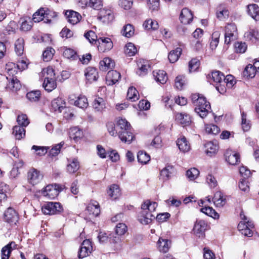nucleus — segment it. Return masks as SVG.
Listing matches in <instances>:
<instances>
[{
  "label": "nucleus",
  "mask_w": 259,
  "mask_h": 259,
  "mask_svg": "<svg viewBox=\"0 0 259 259\" xmlns=\"http://www.w3.org/2000/svg\"><path fill=\"white\" fill-rule=\"evenodd\" d=\"M191 100L195 106V112L202 118L206 117L211 110L209 102L206 101L205 97L200 96L199 94L192 95Z\"/></svg>",
  "instance_id": "obj_1"
},
{
  "label": "nucleus",
  "mask_w": 259,
  "mask_h": 259,
  "mask_svg": "<svg viewBox=\"0 0 259 259\" xmlns=\"http://www.w3.org/2000/svg\"><path fill=\"white\" fill-rule=\"evenodd\" d=\"M117 128H118V136L123 142L130 144L134 138L131 132V125L125 119H119L117 121Z\"/></svg>",
  "instance_id": "obj_2"
},
{
  "label": "nucleus",
  "mask_w": 259,
  "mask_h": 259,
  "mask_svg": "<svg viewBox=\"0 0 259 259\" xmlns=\"http://www.w3.org/2000/svg\"><path fill=\"white\" fill-rule=\"evenodd\" d=\"M6 69L10 76H12V78L10 79L11 81L7 85L6 89L13 92L19 90L21 87L20 81L16 77L14 76V74H16L18 71V69L16 67V63L9 62L6 64Z\"/></svg>",
  "instance_id": "obj_3"
},
{
  "label": "nucleus",
  "mask_w": 259,
  "mask_h": 259,
  "mask_svg": "<svg viewBox=\"0 0 259 259\" xmlns=\"http://www.w3.org/2000/svg\"><path fill=\"white\" fill-rule=\"evenodd\" d=\"M45 78L42 83V87L48 92H51L57 87L55 73L54 70L51 67H48L46 70H44Z\"/></svg>",
  "instance_id": "obj_4"
},
{
  "label": "nucleus",
  "mask_w": 259,
  "mask_h": 259,
  "mask_svg": "<svg viewBox=\"0 0 259 259\" xmlns=\"http://www.w3.org/2000/svg\"><path fill=\"white\" fill-rule=\"evenodd\" d=\"M57 15L56 12L51 11L48 8H42L39 9L33 15L32 20L34 22H39L45 19V22L50 23L51 18L56 17Z\"/></svg>",
  "instance_id": "obj_5"
},
{
  "label": "nucleus",
  "mask_w": 259,
  "mask_h": 259,
  "mask_svg": "<svg viewBox=\"0 0 259 259\" xmlns=\"http://www.w3.org/2000/svg\"><path fill=\"white\" fill-rule=\"evenodd\" d=\"M42 212L46 214H56L63 210L62 206L59 202H49L42 206Z\"/></svg>",
  "instance_id": "obj_6"
},
{
  "label": "nucleus",
  "mask_w": 259,
  "mask_h": 259,
  "mask_svg": "<svg viewBox=\"0 0 259 259\" xmlns=\"http://www.w3.org/2000/svg\"><path fill=\"white\" fill-rule=\"evenodd\" d=\"M62 190V188L60 185L56 184L49 185L42 190V194L44 196H47L52 199L57 196Z\"/></svg>",
  "instance_id": "obj_7"
},
{
  "label": "nucleus",
  "mask_w": 259,
  "mask_h": 259,
  "mask_svg": "<svg viewBox=\"0 0 259 259\" xmlns=\"http://www.w3.org/2000/svg\"><path fill=\"white\" fill-rule=\"evenodd\" d=\"M3 220L11 225H16L19 220L18 213L13 208L10 207L5 211Z\"/></svg>",
  "instance_id": "obj_8"
},
{
  "label": "nucleus",
  "mask_w": 259,
  "mask_h": 259,
  "mask_svg": "<svg viewBox=\"0 0 259 259\" xmlns=\"http://www.w3.org/2000/svg\"><path fill=\"white\" fill-rule=\"evenodd\" d=\"M27 177L28 183L34 186L38 184L42 180L43 175L39 170L31 167L27 172Z\"/></svg>",
  "instance_id": "obj_9"
},
{
  "label": "nucleus",
  "mask_w": 259,
  "mask_h": 259,
  "mask_svg": "<svg viewBox=\"0 0 259 259\" xmlns=\"http://www.w3.org/2000/svg\"><path fill=\"white\" fill-rule=\"evenodd\" d=\"M237 28L235 24H229L225 27V43L229 45L236 39Z\"/></svg>",
  "instance_id": "obj_10"
},
{
  "label": "nucleus",
  "mask_w": 259,
  "mask_h": 259,
  "mask_svg": "<svg viewBox=\"0 0 259 259\" xmlns=\"http://www.w3.org/2000/svg\"><path fill=\"white\" fill-rule=\"evenodd\" d=\"M91 244V242L88 239L84 240L82 242L78 252L79 258L82 259L89 255L93 249Z\"/></svg>",
  "instance_id": "obj_11"
},
{
  "label": "nucleus",
  "mask_w": 259,
  "mask_h": 259,
  "mask_svg": "<svg viewBox=\"0 0 259 259\" xmlns=\"http://www.w3.org/2000/svg\"><path fill=\"white\" fill-rule=\"evenodd\" d=\"M98 42V49L101 52H105L109 51L113 47V42L108 37H99Z\"/></svg>",
  "instance_id": "obj_12"
},
{
  "label": "nucleus",
  "mask_w": 259,
  "mask_h": 259,
  "mask_svg": "<svg viewBox=\"0 0 259 259\" xmlns=\"http://www.w3.org/2000/svg\"><path fill=\"white\" fill-rule=\"evenodd\" d=\"M98 19L103 23H109L114 19V14L112 11L109 9H100L98 14Z\"/></svg>",
  "instance_id": "obj_13"
},
{
  "label": "nucleus",
  "mask_w": 259,
  "mask_h": 259,
  "mask_svg": "<svg viewBox=\"0 0 259 259\" xmlns=\"http://www.w3.org/2000/svg\"><path fill=\"white\" fill-rule=\"evenodd\" d=\"M207 224L203 220L197 221L193 228L194 234L198 237L203 238L205 236V231Z\"/></svg>",
  "instance_id": "obj_14"
},
{
  "label": "nucleus",
  "mask_w": 259,
  "mask_h": 259,
  "mask_svg": "<svg viewBox=\"0 0 259 259\" xmlns=\"http://www.w3.org/2000/svg\"><path fill=\"white\" fill-rule=\"evenodd\" d=\"M193 19V15L191 10L187 8H183L181 12L180 20L184 24H190Z\"/></svg>",
  "instance_id": "obj_15"
},
{
  "label": "nucleus",
  "mask_w": 259,
  "mask_h": 259,
  "mask_svg": "<svg viewBox=\"0 0 259 259\" xmlns=\"http://www.w3.org/2000/svg\"><path fill=\"white\" fill-rule=\"evenodd\" d=\"M120 74L116 70L108 71L106 77V83L108 85H112L116 83L120 78Z\"/></svg>",
  "instance_id": "obj_16"
},
{
  "label": "nucleus",
  "mask_w": 259,
  "mask_h": 259,
  "mask_svg": "<svg viewBox=\"0 0 259 259\" xmlns=\"http://www.w3.org/2000/svg\"><path fill=\"white\" fill-rule=\"evenodd\" d=\"M225 156L226 160L231 165H235L240 162V156L237 153L227 150Z\"/></svg>",
  "instance_id": "obj_17"
},
{
  "label": "nucleus",
  "mask_w": 259,
  "mask_h": 259,
  "mask_svg": "<svg viewBox=\"0 0 259 259\" xmlns=\"http://www.w3.org/2000/svg\"><path fill=\"white\" fill-rule=\"evenodd\" d=\"M69 136L75 142H77L83 137V132L77 126L72 127L69 130Z\"/></svg>",
  "instance_id": "obj_18"
},
{
  "label": "nucleus",
  "mask_w": 259,
  "mask_h": 259,
  "mask_svg": "<svg viewBox=\"0 0 259 259\" xmlns=\"http://www.w3.org/2000/svg\"><path fill=\"white\" fill-rule=\"evenodd\" d=\"M65 15L67 18L68 22L72 25L78 22L81 18V16L78 13L72 10H67L65 12Z\"/></svg>",
  "instance_id": "obj_19"
},
{
  "label": "nucleus",
  "mask_w": 259,
  "mask_h": 259,
  "mask_svg": "<svg viewBox=\"0 0 259 259\" xmlns=\"http://www.w3.org/2000/svg\"><path fill=\"white\" fill-rule=\"evenodd\" d=\"M244 36L246 41H250L253 44H256L259 40L258 32L254 29H250L244 33Z\"/></svg>",
  "instance_id": "obj_20"
},
{
  "label": "nucleus",
  "mask_w": 259,
  "mask_h": 259,
  "mask_svg": "<svg viewBox=\"0 0 259 259\" xmlns=\"http://www.w3.org/2000/svg\"><path fill=\"white\" fill-rule=\"evenodd\" d=\"M155 218V215L149 211H141L140 215L139 216V221L142 224L147 225L151 222L152 220Z\"/></svg>",
  "instance_id": "obj_21"
},
{
  "label": "nucleus",
  "mask_w": 259,
  "mask_h": 259,
  "mask_svg": "<svg viewBox=\"0 0 259 259\" xmlns=\"http://www.w3.org/2000/svg\"><path fill=\"white\" fill-rule=\"evenodd\" d=\"M52 109L60 113L65 107V102L61 98L54 99L51 103Z\"/></svg>",
  "instance_id": "obj_22"
},
{
  "label": "nucleus",
  "mask_w": 259,
  "mask_h": 259,
  "mask_svg": "<svg viewBox=\"0 0 259 259\" xmlns=\"http://www.w3.org/2000/svg\"><path fill=\"white\" fill-rule=\"evenodd\" d=\"M212 201L214 204L219 207H223L226 203V198L221 191H217L214 193Z\"/></svg>",
  "instance_id": "obj_23"
},
{
  "label": "nucleus",
  "mask_w": 259,
  "mask_h": 259,
  "mask_svg": "<svg viewBox=\"0 0 259 259\" xmlns=\"http://www.w3.org/2000/svg\"><path fill=\"white\" fill-rule=\"evenodd\" d=\"M85 76L89 82L90 83L97 80L98 74L97 69L92 67H89L86 69Z\"/></svg>",
  "instance_id": "obj_24"
},
{
  "label": "nucleus",
  "mask_w": 259,
  "mask_h": 259,
  "mask_svg": "<svg viewBox=\"0 0 259 259\" xmlns=\"http://www.w3.org/2000/svg\"><path fill=\"white\" fill-rule=\"evenodd\" d=\"M153 74L156 82L161 84L166 83L168 79L166 72L162 70H154L153 72Z\"/></svg>",
  "instance_id": "obj_25"
},
{
  "label": "nucleus",
  "mask_w": 259,
  "mask_h": 259,
  "mask_svg": "<svg viewBox=\"0 0 259 259\" xmlns=\"http://www.w3.org/2000/svg\"><path fill=\"white\" fill-rule=\"evenodd\" d=\"M257 65V62H255L253 65H247L243 72V75L246 77H253L257 70L256 69Z\"/></svg>",
  "instance_id": "obj_26"
},
{
  "label": "nucleus",
  "mask_w": 259,
  "mask_h": 259,
  "mask_svg": "<svg viewBox=\"0 0 259 259\" xmlns=\"http://www.w3.org/2000/svg\"><path fill=\"white\" fill-rule=\"evenodd\" d=\"M114 66V62L110 58H105L100 62V69L103 71H106L108 69H112Z\"/></svg>",
  "instance_id": "obj_27"
},
{
  "label": "nucleus",
  "mask_w": 259,
  "mask_h": 259,
  "mask_svg": "<svg viewBox=\"0 0 259 259\" xmlns=\"http://www.w3.org/2000/svg\"><path fill=\"white\" fill-rule=\"evenodd\" d=\"M68 163L67 165V170L70 174H73L77 171L79 168V162L77 158H74L68 159Z\"/></svg>",
  "instance_id": "obj_28"
},
{
  "label": "nucleus",
  "mask_w": 259,
  "mask_h": 259,
  "mask_svg": "<svg viewBox=\"0 0 259 259\" xmlns=\"http://www.w3.org/2000/svg\"><path fill=\"white\" fill-rule=\"evenodd\" d=\"M177 145L180 151L186 152L190 150V145L185 137L178 139L177 141Z\"/></svg>",
  "instance_id": "obj_29"
},
{
  "label": "nucleus",
  "mask_w": 259,
  "mask_h": 259,
  "mask_svg": "<svg viewBox=\"0 0 259 259\" xmlns=\"http://www.w3.org/2000/svg\"><path fill=\"white\" fill-rule=\"evenodd\" d=\"M109 196L113 199H117L121 195L120 188L116 184H112L110 185L107 191Z\"/></svg>",
  "instance_id": "obj_30"
},
{
  "label": "nucleus",
  "mask_w": 259,
  "mask_h": 259,
  "mask_svg": "<svg viewBox=\"0 0 259 259\" xmlns=\"http://www.w3.org/2000/svg\"><path fill=\"white\" fill-rule=\"evenodd\" d=\"M176 119L184 126L188 125L191 122V117L187 113H178L176 115Z\"/></svg>",
  "instance_id": "obj_31"
},
{
  "label": "nucleus",
  "mask_w": 259,
  "mask_h": 259,
  "mask_svg": "<svg viewBox=\"0 0 259 259\" xmlns=\"http://www.w3.org/2000/svg\"><path fill=\"white\" fill-rule=\"evenodd\" d=\"M170 244L171 242L170 240L161 238H159L157 242L159 250L163 253H165L168 251Z\"/></svg>",
  "instance_id": "obj_32"
},
{
  "label": "nucleus",
  "mask_w": 259,
  "mask_h": 259,
  "mask_svg": "<svg viewBox=\"0 0 259 259\" xmlns=\"http://www.w3.org/2000/svg\"><path fill=\"white\" fill-rule=\"evenodd\" d=\"M138 69L136 73L139 76H145L148 73V70L150 66L148 63L144 60L140 61L138 63Z\"/></svg>",
  "instance_id": "obj_33"
},
{
  "label": "nucleus",
  "mask_w": 259,
  "mask_h": 259,
  "mask_svg": "<svg viewBox=\"0 0 259 259\" xmlns=\"http://www.w3.org/2000/svg\"><path fill=\"white\" fill-rule=\"evenodd\" d=\"M204 147L207 155L209 156L215 154L218 150V145L212 142H207L205 144Z\"/></svg>",
  "instance_id": "obj_34"
},
{
  "label": "nucleus",
  "mask_w": 259,
  "mask_h": 259,
  "mask_svg": "<svg viewBox=\"0 0 259 259\" xmlns=\"http://www.w3.org/2000/svg\"><path fill=\"white\" fill-rule=\"evenodd\" d=\"M174 167L172 165H167L160 171V179L163 181H166L169 179L170 175L172 173Z\"/></svg>",
  "instance_id": "obj_35"
},
{
  "label": "nucleus",
  "mask_w": 259,
  "mask_h": 259,
  "mask_svg": "<svg viewBox=\"0 0 259 259\" xmlns=\"http://www.w3.org/2000/svg\"><path fill=\"white\" fill-rule=\"evenodd\" d=\"M248 14L255 21L259 20V7L256 4L249 5L247 7Z\"/></svg>",
  "instance_id": "obj_36"
},
{
  "label": "nucleus",
  "mask_w": 259,
  "mask_h": 259,
  "mask_svg": "<svg viewBox=\"0 0 259 259\" xmlns=\"http://www.w3.org/2000/svg\"><path fill=\"white\" fill-rule=\"evenodd\" d=\"M87 210L90 212V214H92L94 215L98 216L100 212V205L99 203L95 201L94 202H91L87 207Z\"/></svg>",
  "instance_id": "obj_37"
},
{
  "label": "nucleus",
  "mask_w": 259,
  "mask_h": 259,
  "mask_svg": "<svg viewBox=\"0 0 259 259\" xmlns=\"http://www.w3.org/2000/svg\"><path fill=\"white\" fill-rule=\"evenodd\" d=\"M73 103L75 106L83 109L87 108L89 105L87 98L82 95L78 96Z\"/></svg>",
  "instance_id": "obj_38"
},
{
  "label": "nucleus",
  "mask_w": 259,
  "mask_h": 259,
  "mask_svg": "<svg viewBox=\"0 0 259 259\" xmlns=\"http://www.w3.org/2000/svg\"><path fill=\"white\" fill-rule=\"evenodd\" d=\"M12 245H16L14 242H11L3 247L2 249V259H9L12 250Z\"/></svg>",
  "instance_id": "obj_39"
},
{
  "label": "nucleus",
  "mask_w": 259,
  "mask_h": 259,
  "mask_svg": "<svg viewBox=\"0 0 259 259\" xmlns=\"http://www.w3.org/2000/svg\"><path fill=\"white\" fill-rule=\"evenodd\" d=\"M182 51V50L180 48H177L175 50L170 51L168 56L169 62L171 63L176 62L181 55Z\"/></svg>",
  "instance_id": "obj_40"
},
{
  "label": "nucleus",
  "mask_w": 259,
  "mask_h": 259,
  "mask_svg": "<svg viewBox=\"0 0 259 259\" xmlns=\"http://www.w3.org/2000/svg\"><path fill=\"white\" fill-rule=\"evenodd\" d=\"M93 107L98 112H102L106 107L105 102L102 98H96L93 102Z\"/></svg>",
  "instance_id": "obj_41"
},
{
  "label": "nucleus",
  "mask_w": 259,
  "mask_h": 259,
  "mask_svg": "<svg viewBox=\"0 0 259 259\" xmlns=\"http://www.w3.org/2000/svg\"><path fill=\"white\" fill-rule=\"evenodd\" d=\"M24 40L22 38H18L15 44V51L18 56H22L24 52Z\"/></svg>",
  "instance_id": "obj_42"
},
{
  "label": "nucleus",
  "mask_w": 259,
  "mask_h": 259,
  "mask_svg": "<svg viewBox=\"0 0 259 259\" xmlns=\"http://www.w3.org/2000/svg\"><path fill=\"white\" fill-rule=\"evenodd\" d=\"M139 95L136 89L133 87L128 88L127 92V100L135 102L139 99Z\"/></svg>",
  "instance_id": "obj_43"
},
{
  "label": "nucleus",
  "mask_w": 259,
  "mask_h": 259,
  "mask_svg": "<svg viewBox=\"0 0 259 259\" xmlns=\"http://www.w3.org/2000/svg\"><path fill=\"white\" fill-rule=\"evenodd\" d=\"M13 130V134L17 140H21L25 136V130L24 127L15 125Z\"/></svg>",
  "instance_id": "obj_44"
},
{
  "label": "nucleus",
  "mask_w": 259,
  "mask_h": 259,
  "mask_svg": "<svg viewBox=\"0 0 259 259\" xmlns=\"http://www.w3.org/2000/svg\"><path fill=\"white\" fill-rule=\"evenodd\" d=\"M201 212L205 213L208 216H209L214 219H218L219 218V214L215 211L211 207L205 206L201 208Z\"/></svg>",
  "instance_id": "obj_45"
},
{
  "label": "nucleus",
  "mask_w": 259,
  "mask_h": 259,
  "mask_svg": "<svg viewBox=\"0 0 259 259\" xmlns=\"http://www.w3.org/2000/svg\"><path fill=\"white\" fill-rule=\"evenodd\" d=\"M16 64L18 71H22L27 68L28 63L27 59L21 56L17 59Z\"/></svg>",
  "instance_id": "obj_46"
},
{
  "label": "nucleus",
  "mask_w": 259,
  "mask_h": 259,
  "mask_svg": "<svg viewBox=\"0 0 259 259\" xmlns=\"http://www.w3.org/2000/svg\"><path fill=\"white\" fill-rule=\"evenodd\" d=\"M224 74L219 71H214L211 73V76L210 77V82L215 83H222Z\"/></svg>",
  "instance_id": "obj_47"
},
{
  "label": "nucleus",
  "mask_w": 259,
  "mask_h": 259,
  "mask_svg": "<svg viewBox=\"0 0 259 259\" xmlns=\"http://www.w3.org/2000/svg\"><path fill=\"white\" fill-rule=\"evenodd\" d=\"M40 95V91H33L28 92L26 94V97L30 102H37L39 100Z\"/></svg>",
  "instance_id": "obj_48"
},
{
  "label": "nucleus",
  "mask_w": 259,
  "mask_h": 259,
  "mask_svg": "<svg viewBox=\"0 0 259 259\" xmlns=\"http://www.w3.org/2000/svg\"><path fill=\"white\" fill-rule=\"evenodd\" d=\"M137 159L139 162L146 164L150 161V157L146 152L140 151L138 153Z\"/></svg>",
  "instance_id": "obj_49"
},
{
  "label": "nucleus",
  "mask_w": 259,
  "mask_h": 259,
  "mask_svg": "<svg viewBox=\"0 0 259 259\" xmlns=\"http://www.w3.org/2000/svg\"><path fill=\"white\" fill-rule=\"evenodd\" d=\"M143 27L147 30H156L158 27V24L156 21L152 19H148L143 23Z\"/></svg>",
  "instance_id": "obj_50"
},
{
  "label": "nucleus",
  "mask_w": 259,
  "mask_h": 259,
  "mask_svg": "<svg viewBox=\"0 0 259 259\" xmlns=\"http://www.w3.org/2000/svg\"><path fill=\"white\" fill-rule=\"evenodd\" d=\"M241 126L244 132L248 131L251 127L250 122L247 120L246 114L243 111L241 112Z\"/></svg>",
  "instance_id": "obj_51"
},
{
  "label": "nucleus",
  "mask_w": 259,
  "mask_h": 259,
  "mask_svg": "<svg viewBox=\"0 0 259 259\" xmlns=\"http://www.w3.org/2000/svg\"><path fill=\"white\" fill-rule=\"evenodd\" d=\"M124 52L128 56H133L137 53V49L134 44L128 42L125 45Z\"/></svg>",
  "instance_id": "obj_52"
},
{
  "label": "nucleus",
  "mask_w": 259,
  "mask_h": 259,
  "mask_svg": "<svg viewBox=\"0 0 259 259\" xmlns=\"http://www.w3.org/2000/svg\"><path fill=\"white\" fill-rule=\"evenodd\" d=\"M122 35L126 37H131L134 33V28L132 25H125L122 30Z\"/></svg>",
  "instance_id": "obj_53"
},
{
  "label": "nucleus",
  "mask_w": 259,
  "mask_h": 259,
  "mask_svg": "<svg viewBox=\"0 0 259 259\" xmlns=\"http://www.w3.org/2000/svg\"><path fill=\"white\" fill-rule=\"evenodd\" d=\"M55 50L51 47L47 48L42 54V58L44 61L48 62L51 60L55 53Z\"/></svg>",
  "instance_id": "obj_54"
},
{
  "label": "nucleus",
  "mask_w": 259,
  "mask_h": 259,
  "mask_svg": "<svg viewBox=\"0 0 259 259\" xmlns=\"http://www.w3.org/2000/svg\"><path fill=\"white\" fill-rule=\"evenodd\" d=\"M205 131L209 134L217 135L220 132V128L213 124H208L205 125Z\"/></svg>",
  "instance_id": "obj_55"
},
{
  "label": "nucleus",
  "mask_w": 259,
  "mask_h": 259,
  "mask_svg": "<svg viewBox=\"0 0 259 259\" xmlns=\"http://www.w3.org/2000/svg\"><path fill=\"white\" fill-rule=\"evenodd\" d=\"M17 121L18 122V126H21L24 127H26L29 123L27 116L25 114L18 115Z\"/></svg>",
  "instance_id": "obj_56"
},
{
  "label": "nucleus",
  "mask_w": 259,
  "mask_h": 259,
  "mask_svg": "<svg viewBox=\"0 0 259 259\" xmlns=\"http://www.w3.org/2000/svg\"><path fill=\"white\" fill-rule=\"evenodd\" d=\"M107 128L110 135L116 136L118 135L119 130L115 126V124L112 122H109L107 123Z\"/></svg>",
  "instance_id": "obj_57"
},
{
  "label": "nucleus",
  "mask_w": 259,
  "mask_h": 259,
  "mask_svg": "<svg viewBox=\"0 0 259 259\" xmlns=\"http://www.w3.org/2000/svg\"><path fill=\"white\" fill-rule=\"evenodd\" d=\"M63 54L64 57L67 59L75 60L77 58L76 52L70 48H65Z\"/></svg>",
  "instance_id": "obj_58"
},
{
  "label": "nucleus",
  "mask_w": 259,
  "mask_h": 259,
  "mask_svg": "<svg viewBox=\"0 0 259 259\" xmlns=\"http://www.w3.org/2000/svg\"><path fill=\"white\" fill-rule=\"evenodd\" d=\"M200 65L199 60L197 58L192 59L189 63V69L190 72L197 70Z\"/></svg>",
  "instance_id": "obj_59"
},
{
  "label": "nucleus",
  "mask_w": 259,
  "mask_h": 259,
  "mask_svg": "<svg viewBox=\"0 0 259 259\" xmlns=\"http://www.w3.org/2000/svg\"><path fill=\"white\" fill-rule=\"evenodd\" d=\"M199 174V171L196 168H191L186 172V176L190 180L196 179Z\"/></svg>",
  "instance_id": "obj_60"
},
{
  "label": "nucleus",
  "mask_w": 259,
  "mask_h": 259,
  "mask_svg": "<svg viewBox=\"0 0 259 259\" xmlns=\"http://www.w3.org/2000/svg\"><path fill=\"white\" fill-rule=\"evenodd\" d=\"M64 145V142H62L54 146L49 151V155L51 156H56L60 152V149Z\"/></svg>",
  "instance_id": "obj_61"
},
{
  "label": "nucleus",
  "mask_w": 259,
  "mask_h": 259,
  "mask_svg": "<svg viewBox=\"0 0 259 259\" xmlns=\"http://www.w3.org/2000/svg\"><path fill=\"white\" fill-rule=\"evenodd\" d=\"M234 46L235 52L238 53H243L247 49V45L245 42H237Z\"/></svg>",
  "instance_id": "obj_62"
},
{
  "label": "nucleus",
  "mask_w": 259,
  "mask_h": 259,
  "mask_svg": "<svg viewBox=\"0 0 259 259\" xmlns=\"http://www.w3.org/2000/svg\"><path fill=\"white\" fill-rule=\"evenodd\" d=\"M147 5L149 10L157 11L159 7V0H148Z\"/></svg>",
  "instance_id": "obj_63"
},
{
  "label": "nucleus",
  "mask_w": 259,
  "mask_h": 259,
  "mask_svg": "<svg viewBox=\"0 0 259 259\" xmlns=\"http://www.w3.org/2000/svg\"><path fill=\"white\" fill-rule=\"evenodd\" d=\"M127 231V227L123 223L118 224L115 228V232L118 235H122Z\"/></svg>",
  "instance_id": "obj_64"
}]
</instances>
